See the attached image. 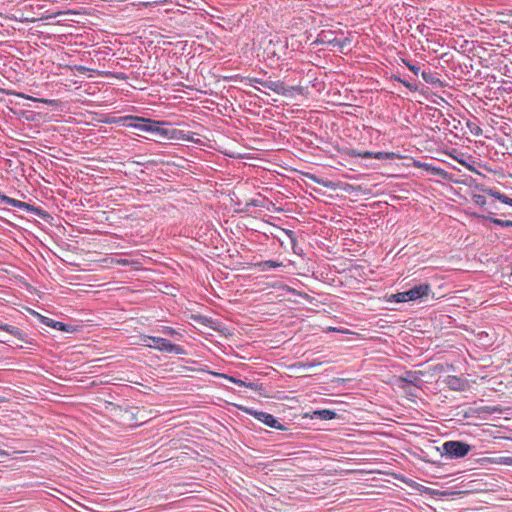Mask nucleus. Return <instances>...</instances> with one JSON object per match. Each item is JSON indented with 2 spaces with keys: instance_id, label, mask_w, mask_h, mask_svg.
Instances as JSON below:
<instances>
[{
  "instance_id": "nucleus-8",
  "label": "nucleus",
  "mask_w": 512,
  "mask_h": 512,
  "mask_svg": "<svg viewBox=\"0 0 512 512\" xmlns=\"http://www.w3.org/2000/svg\"><path fill=\"white\" fill-rule=\"evenodd\" d=\"M40 317H41V322L48 327H51V328H54V329H57V330H60L63 332H68V333H74L77 331L76 326L66 324V323H63L60 321H56L54 319H51V318H48L45 316H40Z\"/></svg>"
},
{
  "instance_id": "nucleus-24",
  "label": "nucleus",
  "mask_w": 512,
  "mask_h": 512,
  "mask_svg": "<svg viewBox=\"0 0 512 512\" xmlns=\"http://www.w3.org/2000/svg\"><path fill=\"white\" fill-rule=\"evenodd\" d=\"M402 84L407 87L410 91H417L418 86L416 84L410 83L409 81L403 80Z\"/></svg>"
},
{
  "instance_id": "nucleus-30",
  "label": "nucleus",
  "mask_w": 512,
  "mask_h": 512,
  "mask_svg": "<svg viewBox=\"0 0 512 512\" xmlns=\"http://www.w3.org/2000/svg\"><path fill=\"white\" fill-rule=\"evenodd\" d=\"M500 227H512L511 220H502L500 223Z\"/></svg>"
},
{
  "instance_id": "nucleus-22",
  "label": "nucleus",
  "mask_w": 512,
  "mask_h": 512,
  "mask_svg": "<svg viewBox=\"0 0 512 512\" xmlns=\"http://www.w3.org/2000/svg\"><path fill=\"white\" fill-rule=\"evenodd\" d=\"M404 64L407 66V68L412 72L414 73L415 75H417L420 71V67L415 65V64H412L411 62L407 61V60H403Z\"/></svg>"
},
{
  "instance_id": "nucleus-32",
  "label": "nucleus",
  "mask_w": 512,
  "mask_h": 512,
  "mask_svg": "<svg viewBox=\"0 0 512 512\" xmlns=\"http://www.w3.org/2000/svg\"><path fill=\"white\" fill-rule=\"evenodd\" d=\"M117 263L125 266V265H128L130 262L127 259H119V260H117Z\"/></svg>"
},
{
  "instance_id": "nucleus-12",
  "label": "nucleus",
  "mask_w": 512,
  "mask_h": 512,
  "mask_svg": "<svg viewBox=\"0 0 512 512\" xmlns=\"http://www.w3.org/2000/svg\"><path fill=\"white\" fill-rule=\"evenodd\" d=\"M420 374H422L420 371H407L405 372L404 376L401 377V380L408 384L417 386L418 382L420 381Z\"/></svg>"
},
{
  "instance_id": "nucleus-15",
  "label": "nucleus",
  "mask_w": 512,
  "mask_h": 512,
  "mask_svg": "<svg viewBox=\"0 0 512 512\" xmlns=\"http://www.w3.org/2000/svg\"><path fill=\"white\" fill-rule=\"evenodd\" d=\"M24 206L25 207H21L22 210H25L27 212H31V213H33V214H35V215H37V216H39V217H41L43 219H45L48 216L47 212L44 211L40 207H36V206L31 205V204L26 203V202H24Z\"/></svg>"
},
{
  "instance_id": "nucleus-11",
  "label": "nucleus",
  "mask_w": 512,
  "mask_h": 512,
  "mask_svg": "<svg viewBox=\"0 0 512 512\" xmlns=\"http://www.w3.org/2000/svg\"><path fill=\"white\" fill-rule=\"evenodd\" d=\"M337 414L333 410L322 409L316 410L313 412L312 418L320 419V420H332L336 418Z\"/></svg>"
},
{
  "instance_id": "nucleus-19",
  "label": "nucleus",
  "mask_w": 512,
  "mask_h": 512,
  "mask_svg": "<svg viewBox=\"0 0 512 512\" xmlns=\"http://www.w3.org/2000/svg\"><path fill=\"white\" fill-rule=\"evenodd\" d=\"M351 156L353 157H361V158H374V152H370V151H357V150H352L351 153H350Z\"/></svg>"
},
{
  "instance_id": "nucleus-5",
  "label": "nucleus",
  "mask_w": 512,
  "mask_h": 512,
  "mask_svg": "<svg viewBox=\"0 0 512 512\" xmlns=\"http://www.w3.org/2000/svg\"><path fill=\"white\" fill-rule=\"evenodd\" d=\"M241 82L245 83L246 85L252 86L253 84H259L279 95H286L288 90L285 87L284 82L280 80H270V79H263L258 77H243L241 79Z\"/></svg>"
},
{
  "instance_id": "nucleus-25",
  "label": "nucleus",
  "mask_w": 512,
  "mask_h": 512,
  "mask_svg": "<svg viewBox=\"0 0 512 512\" xmlns=\"http://www.w3.org/2000/svg\"><path fill=\"white\" fill-rule=\"evenodd\" d=\"M474 201H475V203H477L479 205L486 204V199H485V196H483V195H474Z\"/></svg>"
},
{
  "instance_id": "nucleus-21",
  "label": "nucleus",
  "mask_w": 512,
  "mask_h": 512,
  "mask_svg": "<svg viewBox=\"0 0 512 512\" xmlns=\"http://www.w3.org/2000/svg\"><path fill=\"white\" fill-rule=\"evenodd\" d=\"M260 265L263 267V269H267V268H276V267L281 266L282 264L272 261V260H268V261L262 262Z\"/></svg>"
},
{
  "instance_id": "nucleus-14",
  "label": "nucleus",
  "mask_w": 512,
  "mask_h": 512,
  "mask_svg": "<svg viewBox=\"0 0 512 512\" xmlns=\"http://www.w3.org/2000/svg\"><path fill=\"white\" fill-rule=\"evenodd\" d=\"M229 379L230 382L240 386V387H247L251 390H254V391H257L260 389V385L258 383H255V382H246V381H243L241 379H237L233 376H230V377H227Z\"/></svg>"
},
{
  "instance_id": "nucleus-2",
  "label": "nucleus",
  "mask_w": 512,
  "mask_h": 512,
  "mask_svg": "<svg viewBox=\"0 0 512 512\" xmlns=\"http://www.w3.org/2000/svg\"><path fill=\"white\" fill-rule=\"evenodd\" d=\"M142 345L154 348L159 351L170 352L175 354H185V349L177 344L172 343L171 341L156 336L143 335L141 336Z\"/></svg>"
},
{
  "instance_id": "nucleus-16",
  "label": "nucleus",
  "mask_w": 512,
  "mask_h": 512,
  "mask_svg": "<svg viewBox=\"0 0 512 512\" xmlns=\"http://www.w3.org/2000/svg\"><path fill=\"white\" fill-rule=\"evenodd\" d=\"M0 203H4V204H7L12 207L19 208V209H21V207H25L23 201L16 200L14 198H10V197L2 194L1 192H0Z\"/></svg>"
},
{
  "instance_id": "nucleus-9",
  "label": "nucleus",
  "mask_w": 512,
  "mask_h": 512,
  "mask_svg": "<svg viewBox=\"0 0 512 512\" xmlns=\"http://www.w3.org/2000/svg\"><path fill=\"white\" fill-rule=\"evenodd\" d=\"M445 383L448 388L453 391H464L467 386L465 379L455 375H448L445 379Z\"/></svg>"
},
{
  "instance_id": "nucleus-26",
  "label": "nucleus",
  "mask_w": 512,
  "mask_h": 512,
  "mask_svg": "<svg viewBox=\"0 0 512 512\" xmlns=\"http://www.w3.org/2000/svg\"><path fill=\"white\" fill-rule=\"evenodd\" d=\"M285 233L288 235V237L290 238L291 242H292V245L293 247L295 246L297 240H296V237H295V233L291 230H284Z\"/></svg>"
},
{
  "instance_id": "nucleus-31",
  "label": "nucleus",
  "mask_w": 512,
  "mask_h": 512,
  "mask_svg": "<svg viewBox=\"0 0 512 512\" xmlns=\"http://www.w3.org/2000/svg\"><path fill=\"white\" fill-rule=\"evenodd\" d=\"M483 411L488 413H494L500 411L497 407H485L483 408Z\"/></svg>"
},
{
  "instance_id": "nucleus-7",
  "label": "nucleus",
  "mask_w": 512,
  "mask_h": 512,
  "mask_svg": "<svg viewBox=\"0 0 512 512\" xmlns=\"http://www.w3.org/2000/svg\"><path fill=\"white\" fill-rule=\"evenodd\" d=\"M315 44H330L333 46L343 47L345 42L338 40L335 33L331 30H322L314 42Z\"/></svg>"
},
{
  "instance_id": "nucleus-4",
  "label": "nucleus",
  "mask_w": 512,
  "mask_h": 512,
  "mask_svg": "<svg viewBox=\"0 0 512 512\" xmlns=\"http://www.w3.org/2000/svg\"><path fill=\"white\" fill-rule=\"evenodd\" d=\"M471 450V446L461 441H446L442 445L443 455L449 459L465 457Z\"/></svg>"
},
{
  "instance_id": "nucleus-6",
  "label": "nucleus",
  "mask_w": 512,
  "mask_h": 512,
  "mask_svg": "<svg viewBox=\"0 0 512 512\" xmlns=\"http://www.w3.org/2000/svg\"><path fill=\"white\" fill-rule=\"evenodd\" d=\"M258 421L264 423L265 425L278 429V430H286V427L282 425L272 414L263 411H254L250 412Z\"/></svg>"
},
{
  "instance_id": "nucleus-37",
  "label": "nucleus",
  "mask_w": 512,
  "mask_h": 512,
  "mask_svg": "<svg viewBox=\"0 0 512 512\" xmlns=\"http://www.w3.org/2000/svg\"><path fill=\"white\" fill-rule=\"evenodd\" d=\"M394 80H396V81H398V82H400V83H402V81H403V79H401V78H400V77H398V76H394Z\"/></svg>"
},
{
  "instance_id": "nucleus-33",
  "label": "nucleus",
  "mask_w": 512,
  "mask_h": 512,
  "mask_svg": "<svg viewBox=\"0 0 512 512\" xmlns=\"http://www.w3.org/2000/svg\"><path fill=\"white\" fill-rule=\"evenodd\" d=\"M482 218L484 220H487V221H490V222H491V219H495V217H493V213L492 212H490L489 215H487V216H482Z\"/></svg>"
},
{
  "instance_id": "nucleus-13",
  "label": "nucleus",
  "mask_w": 512,
  "mask_h": 512,
  "mask_svg": "<svg viewBox=\"0 0 512 512\" xmlns=\"http://www.w3.org/2000/svg\"><path fill=\"white\" fill-rule=\"evenodd\" d=\"M0 330L6 331L9 334H11L21 340H23L24 336H25V333L21 329H19L18 327L12 326V325H8V324L0 323Z\"/></svg>"
},
{
  "instance_id": "nucleus-35",
  "label": "nucleus",
  "mask_w": 512,
  "mask_h": 512,
  "mask_svg": "<svg viewBox=\"0 0 512 512\" xmlns=\"http://www.w3.org/2000/svg\"><path fill=\"white\" fill-rule=\"evenodd\" d=\"M247 206H259V204H258V201L251 200L250 202L247 203Z\"/></svg>"
},
{
  "instance_id": "nucleus-10",
  "label": "nucleus",
  "mask_w": 512,
  "mask_h": 512,
  "mask_svg": "<svg viewBox=\"0 0 512 512\" xmlns=\"http://www.w3.org/2000/svg\"><path fill=\"white\" fill-rule=\"evenodd\" d=\"M421 76L423 78V80L428 83V84H431V85H438V86H442V82L440 81V79L437 77V74L430 71V70H423L421 72Z\"/></svg>"
},
{
  "instance_id": "nucleus-27",
  "label": "nucleus",
  "mask_w": 512,
  "mask_h": 512,
  "mask_svg": "<svg viewBox=\"0 0 512 512\" xmlns=\"http://www.w3.org/2000/svg\"><path fill=\"white\" fill-rule=\"evenodd\" d=\"M500 201L504 204H507L509 206H511V202H512V198L508 197L507 195L505 194H502L501 198H500Z\"/></svg>"
},
{
  "instance_id": "nucleus-29",
  "label": "nucleus",
  "mask_w": 512,
  "mask_h": 512,
  "mask_svg": "<svg viewBox=\"0 0 512 512\" xmlns=\"http://www.w3.org/2000/svg\"><path fill=\"white\" fill-rule=\"evenodd\" d=\"M163 332L170 336L176 334V331L172 327H164Z\"/></svg>"
},
{
  "instance_id": "nucleus-34",
  "label": "nucleus",
  "mask_w": 512,
  "mask_h": 512,
  "mask_svg": "<svg viewBox=\"0 0 512 512\" xmlns=\"http://www.w3.org/2000/svg\"><path fill=\"white\" fill-rule=\"evenodd\" d=\"M501 221H502V219H498V218L491 219V223H493L497 226H500Z\"/></svg>"
},
{
  "instance_id": "nucleus-20",
  "label": "nucleus",
  "mask_w": 512,
  "mask_h": 512,
  "mask_svg": "<svg viewBox=\"0 0 512 512\" xmlns=\"http://www.w3.org/2000/svg\"><path fill=\"white\" fill-rule=\"evenodd\" d=\"M486 194L498 199L500 201V198L502 196L503 193H501L500 191L496 190V189H484L483 190Z\"/></svg>"
},
{
  "instance_id": "nucleus-36",
  "label": "nucleus",
  "mask_w": 512,
  "mask_h": 512,
  "mask_svg": "<svg viewBox=\"0 0 512 512\" xmlns=\"http://www.w3.org/2000/svg\"><path fill=\"white\" fill-rule=\"evenodd\" d=\"M70 13H73L72 11H67V12H61V11H58L54 14V16H58V15H61V14H70Z\"/></svg>"
},
{
  "instance_id": "nucleus-17",
  "label": "nucleus",
  "mask_w": 512,
  "mask_h": 512,
  "mask_svg": "<svg viewBox=\"0 0 512 512\" xmlns=\"http://www.w3.org/2000/svg\"><path fill=\"white\" fill-rule=\"evenodd\" d=\"M487 461L491 464L512 466V457H505V456L493 457V458H488Z\"/></svg>"
},
{
  "instance_id": "nucleus-23",
  "label": "nucleus",
  "mask_w": 512,
  "mask_h": 512,
  "mask_svg": "<svg viewBox=\"0 0 512 512\" xmlns=\"http://www.w3.org/2000/svg\"><path fill=\"white\" fill-rule=\"evenodd\" d=\"M310 178L315 181L316 183L318 184H321L323 185L324 187H330L331 186V182L329 181H324V180H321V179H318L316 176L314 175H311Z\"/></svg>"
},
{
  "instance_id": "nucleus-1",
  "label": "nucleus",
  "mask_w": 512,
  "mask_h": 512,
  "mask_svg": "<svg viewBox=\"0 0 512 512\" xmlns=\"http://www.w3.org/2000/svg\"><path fill=\"white\" fill-rule=\"evenodd\" d=\"M110 123L121 124L126 127H132L140 131L149 132L156 135L160 139H180L183 131L175 128H166L168 125L164 121H156L149 118L126 115L114 118Z\"/></svg>"
},
{
  "instance_id": "nucleus-3",
  "label": "nucleus",
  "mask_w": 512,
  "mask_h": 512,
  "mask_svg": "<svg viewBox=\"0 0 512 512\" xmlns=\"http://www.w3.org/2000/svg\"><path fill=\"white\" fill-rule=\"evenodd\" d=\"M430 291H431V287L429 284H420V285H416V286L412 287L411 289H409L407 291L398 292L396 294L390 295L388 298V301L395 302V303L415 301V300H418V299L428 296Z\"/></svg>"
},
{
  "instance_id": "nucleus-28",
  "label": "nucleus",
  "mask_w": 512,
  "mask_h": 512,
  "mask_svg": "<svg viewBox=\"0 0 512 512\" xmlns=\"http://www.w3.org/2000/svg\"><path fill=\"white\" fill-rule=\"evenodd\" d=\"M468 126L470 127V130L474 135H479L482 132L481 128L475 124L474 127H471L470 124H468Z\"/></svg>"
},
{
  "instance_id": "nucleus-18",
  "label": "nucleus",
  "mask_w": 512,
  "mask_h": 512,
  "mask_svg": "<svg viewBox=\"0 0 512 512\" xmlns=\"http://www.w3.org/2000/svg\"><path fill=\"white\" fill-rule=\"evenodd\" d=\"M397 155L393 152H374V158L379 160H393Z\"/></svg>"
}]
</instances>
